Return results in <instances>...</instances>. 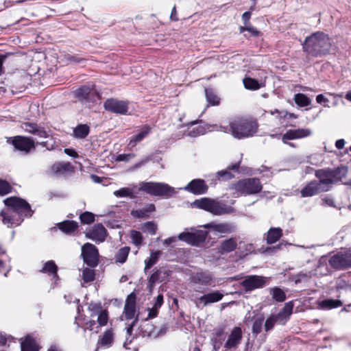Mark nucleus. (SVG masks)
Here are the masks:
<instances>
[{"label":"nucleus","instance_id":"obj_12","mask_svg":"<svg viewBox=\"0 0 351 351\" xmlns=\"http://www.w3.org/2000/svg\"><path fill=\"white\" fill-rule=\"evenodd\" d=\"M82 256L84 263L88 266L94 267L97 266L98 263V250L97 247L90 243H86L82 247Z\"/></svg>","mask_w":351,"mask_h":351},{"label":"nucleus","instance_id":"obj_21","mask_svg":"<svg viewBox=\"0 0 351 351\" xmlns=\"http://www.w3.org/2000/svg\"><path fill=\"white\" fill-rule=\"evenodd\" d=\"M293 302L290 301L285 303L284 307L277 315H273L277 324L285 325L289 319L291 315L293 313Z\"/></svg>","mask_w":351,"mask_h":351},{"label":"nucleus","instance_id":"obj_26","mask_svg":"<svg viewBox=\"0 0 351 351\" xmlns=\"http://www.w3.org/2000/svg\"><path fill=\"white\" fill-rule=\"evenodd\" d=\"M323 192L320 184L314 180L306 184L301 191V196L303 197H311Z\"/></svg>","mask_w":351,"mask_h":351},{"label":"nucleus","instance_id":"obj_52","mask_svg":"<svg viewBox=\"0 0 351 351\" xmlns=\"http://www.w3.org/2000/svg\"><path fill=\"white\" fill-rule=\"evenodd\" d=\"M12 186L5 180H0V195H5L10 193Z\"/></svg>","mask_w":351,"mask_h":351},{"label":"nucleus","instance_id":"obj_36","mask_svg":"<svg viewBox=\"0 0 351 351\" xmlns=\"http://www.w3.org/2000/svg\"><path fill=\"white\" fill-rule=\"evenodd\" d=\"M40 271L52 276L53 278H58V267L53 261L45 263Z\"/></svg>","mask_w":351,"mask_h":351},{"label":"nucleus","instance_id":"obj_13","mask_svg":"<svg viewBox=\"0 0 351 351\" xmlns=\"http://www.w3.org/2000/svg\"><path fill=\"white\" fill-rule=\"evenodd\" d=\"M313 132L308 128H298L295 130H289L282 135V141L284 143L290 146H293V143H288L289 140H295L311 136Z\"/></svg>","mask_w":351,"mask_h":351},{"label":"nucleus","instance_id":"obj_27","mask_svg":"<svg viewBox=\"0 0 351 351\" xmlns=\"http://www.w3.org/2000/svg\"><path fill=\"white\" fill-rule=\"evenodd\" d=\"M136 297L134 294L128 295L124 306V313L127 319H132L136 313Z\"/></svg>","mask_w":351,"mask_h":351},{"label":"nucleus","instance_id":"obj_15","mask_svg":"<svg viewBox=\"0 0 351 351\" xmlns=\"http://www.w3.org/2000/svg\"><path fill=\"white\" fill-rule=\"evenodd\" d=\"M104 108L110 112L125 114L128 110V104L124 101L108 99L104 103Z\"/></svg>","mask_w":351,"mask_h":351},{"label":"nucleus","instance_id":"obj_42","mask_svg":"<svg viewBox=\"0 0 351 351\" xmlns=\"http://www.w3.org/2000/svg\"><path fill=\"white\" fill-rule=\"evenodd\" d=\"M294 101L300 107H306L311 104V99L303 93H297L294 95Z\"/></svg>","mask_w":351,"mask_h":351},{"label":"nucleus","instance_id":"obj_11","mask_svg":"<svg viewBox=\"0 0 351 351\" xmlns=\"http://www.w3.org/2000/svg\"><path fill=\"white\" fill-rule=\"evenodd\" d=\"M328 262L336 269L351 267V251L339 252L332 256Z\"/></svg>","mask_w":351,"mask_h":351},{"label":"nucleus","instance_id":"obj_34","mask_svg":"<svg viewBox=\"0 0 351 351\" xmlns=\"http://www.w3.org/2000/svg\"><path fill=\"white\" fill-rule=\"evenodd\" d=\"M58 228L63 232L71 234L77 230L78 223L74 221H64L58 224Z\"/></svg>","mask_w":351,"mask_h":351},{"label":"nucleus","instance_id":"obj_37","mask_svg":"<svg viewBox=\"0 0 351 351\" xmlns=\"http://www.w3.org/2000/svg\"><path fill=\"white\" fill-rule=\"evenodd\" d=\"M269 292L272 298L278 302H282L286 300L285 293L279 287L269 288Z\"/></svg>","mask_w":351,"mask_h":351},{"label":"nucleus","instance_id":"obj_63","mask_svg":"<svg viewBox=\"0 0 351 351\" xmlns=\"http://www.w3.org/2000/svg\"><path fill=\"white\" fill-rule=\"evenodd\" d=\"M322 202H323V204H324V205L332 206V207L335 206V204H334V201L331 197H326L322 199Z\"/></svg>","mask_w":351,"mask_h":351},{"label":"nucleus","instance_id":"obj_5","mask_svg":"<svg viewBox=\"0 0 351 351\" xmlns=\"http://www.w3.org/2000/svg\"><path fill=\"white\" fill-rule=\"evenodd\" d=\"M139 191L154 196H169L174 189L167 184L162 182H142Z\"/></svg>","mask_w":351,"mask_h":351},{"label":"nucleus","instance_id":"obj_28","mask_svg":"<svg viewBox=\"0 0 351 351\" xmlns=\"http://www.w3.org/2000/svg\"><path fill=\"white\" fill-rule=\"evenodd\" d=\"M71 168L69 162H58L51 167L50 173L55 176H62L71 171Z\"/></svg>","mask_w":351,"mask_h":351},{"label":"nucleus","instance_id":"obj_19","mask_svg":"<svg viewBox=\"0 0 351 351\" xmlns=\"http://www.w3.org/2000/svg\"><path fill=\"white\" fill-rule=\"evenodd\" d=\"M208 189L204 180L202 179H194L184 187L185 191L195 195L204 194L207 192Z\"/></svg>","mask_w":351,"mask_h":351},{"label":"nucleus","instance_id":"obj_38","mask_svg":"<svg viewBox=\"0 0 351 351\" xmlns=\"http://www.w3.org/2000/svg\"><path fill=\"white\" fill-rule=\"evenodd\" d=\"M114 341V333L112 329L107 330L99 339V342L102 346L110 347Z\"/></svg>","mask_w":351,"mask_h":351},{"label":"nucleus","instance_id":"obj_25","mask_svg":"<svg viewBox=\"0 0 351 351\" xmlns=\"http://www.w3.org/2000/svg\"><path fill=\"white\" fill-rule=\"evenodd\" d=\"M23 128L28 133H30L38 138H47L49 136V132L45 130L44 128L35 123H26Z\"/></svg>","mask_w":351,"mask_h":351},{"label":"nucleus","instance_id":"obj_33","mask_svg":"<svg viewBox=\"0 0 351 351\" xmlns=\"http://www.w3.org/2000/svg\"><path fill=\"white\" fill-rule=\"evenodd\" d=\"M282 235L280 228H271L267 234L266 241L268 244H273L278 241Z\"/></svg>","mask_w":351,"mask_h":351},{"label":"nucleus","instance_id":"obj_30","mask_svg":"<svg viewBox=\"0 0 351 351\" xmlns=\"http://www.w3.org/2000/svg\"><path fill=\"white\" fill-rule=\"evenodd\" d=\"M333 183L341 182L348 173V168L346 166L341 165L335 169H331Z\"/></svg>","mask_w":351,"mask_h":351},{"label":"nucleus","instance_id":"obj_17","mask_svg":"<svg viewBox=\"0 0 351 351\" xmlns=\"http://www.w3.org/2000/svg\"><path fill=\"white\" fill-rule=\"evenodd\" d=\"M202 227L221 234H230L236 230L234 224L228 222L216 223L213 221L202 226Z\"/></svg>","mask_w":351,"mask_h":351},{"label":"nucleus","instance_id":"obj_32","mask_svg":"<svg viewBox=\"0 0 351 351\" xmlns=\"http://www.w3.org/2000/svg\"><path fill=\"white\" fill-rule=\"evenodd\" d=\"M155 210V206L153 204H149L145 207L138 209L132 210L131 215L135 218H146L149 214Z\"/></svg>","mask_w":351,"mask_h":351},{"label":"nucleus","instance_id":"obj_16","mask_svg":"<svg viewBox=\"0 0 351 351\" xmlns=\"http://www.w3.org/2000/svg\"><path fill=\"white\" fill-rule=\"evenodd\" d=\"M108 232L101 223L94 225L86 233V237L95 242H104L107 237Z\"/></svg>","mask_w":351,"mask_h":351},{"label":"nucleus","instance_id":"obj_44","mask_svg":"<svg viewBox=\"0 0 351 351\" xmlns=\"http://www.w3.org/2000/svg\"><path fill=\"white\" fill-rule=\"evenodd\" d=\"M160 254V251L152 252L150 257L145 261V269H148L155 265L158 262Z\"/></svg>","mask_w":351,"mask_h":351},{"label":"nucleus","instance_id":"obj_62","mask_svg":"<svg viewBox=\"0 0 351 351\" xmlns=\"http://www.w3.org/2000/svg\"><path fill=\"white\" fill-rule=\"evenodd\" d=\"M162 304H163V295L162 294H159L156 298V301H155L154 306H156V308H160Z\"/></svg>","mask_w":351,"mask_h":351},{"label":"nucleus","instance_id":"obj_31","mask_svg":"<svg viewBox=\"0 0 351 351\" xmlns=\"http://www.w3.org/2000/svg\"><path fill=\"white\" fill-rule=\"evenodd\" d=\"M151 130L152 128L149 125H145L143 126L139 132L131 138L128 145L134 147L137 143L141 141L150 133Z\"/></svg>","mask_w":351,"mask_h":351},{"label":"nucleus","instance_id":"obj_56","mask_svg":"<svg viewBox=\"0 0 351 351\" xmlns=\"http://www.w3.org/2000/svg\"><path fill=\"white\" fill-rule=\"evenodd\" d=\"M277 324L276 320L275 319L273 315L269 317L265 323V330L266 332H268L273 329L275 324Z\"/></svg>","mask_w":351,"mask_h":351},{"label":"nucleus","instance_id":"obj_6","mask_svg":"<svg viewBox=\"0 0 351 351\" xmlns=\"http://www.w3.org/2000/svg\"><path fill=\"white\" fill-rule=\"evenodd\" d=\"M236 191L244 195H254L262 190L260 180L256 178L239 180L234 185Z\"/></svg>","mask_w":351,"mask_h":351},{"label":"nucleus","instance_id":"obj_10","mask_svg":"<svg viewBox=\"0 0 351 351\" xmlns=\"http://www.w3.org/2000/svg\"><path fill=\"white\" fill-rule=\"evenodd\" d=\"M75 96L82 102H95L99 98V94L94 85H84L75 91Z\"/></svg>","mask_w":351,"mask_h":351},{"label":"nucleus","instance_id":"obj_53","mask_svg":"<svg viewBox=\"0 0 351 351\" xmlns=\"http://www.w3.org/2000/svg\"><path fill=\"white\" fill-rule=\"evenodd\" d=\"M263 324V318L259 317L254 320L252 325V332L256 335L261 332Z\"/></svg>","mask_w":351,"mask_h":351},{"label":"nucleus","instance_id":"obj_47","mask_svg":"<svg viewBox=\"0 0 351 351\" xmlns=\"http://www.w3.org/2000/svg\"><path fill=\"white\" fill-rule=\"evenodd\" d=\"M243 84L245 88L249 90H258L260 88L258 81L250 77L245 78Z\"/></svg>","mask_w":351,"mask_h":351},{"label":"nucleus","instance_id":"obj_24","mask_svg":"<svg viewBox=\"0 0 351 351\" xmlns=\"http://www.w3.org/2000/svg\"><path fill=\"white\" fill-rule=\"evenodd\" d=\"M223 297V294L219 291H213L211 293H208L204 294L197 299L196 305H198V303L203 304L204 306H207L209 304L215 303L222 300Z\"/></svg>","mask_w":351,"mask_h":351},{"label":"nucleus","instance_id":"obj_22","mask_svg":"<svg viewBox=\"0 0 351 351\" xmlns=\"http://www.w3.org/2000/svg\"><path fill=\"white\" fill-rule=\"evenodd\" d=\"M89 310L92 311L90 314L91 317L98 315L97 317V322L99 326H104L106 325L108 320V313L106 311H104L101 309L100 304H90L88 307Z\"/></svg>","mask_w":351,"mask_h":351},{"label":"nucleus","instance_id":"obj_43","mask_svg":"<svg viewBox=\"0 0 351 351\" xmlns=\"http://www.w3.org/2000/svg\"><path fill=\"white\" fill-rule=\"evenodd\" d=\"M342 305V302L339 300L326 299L321 302L320 306L322 308L331 309L339 307Z\"/></svg>","mask_w":351,"mask_h":351},{"label":"nucleus","instance_id":"obj_50","mask_svg":"<svg viewBox=\"0 0 351 351\" xmlns=\"http://www.w3.org/2000/svg\"><path fill=\"white\" fill-rule=\"evenodd\" d=\"M81 222L84 224H89L95 221V215L90 212H84L80 216Z\"/></svg>","mask_w":351,"mask_h":351},{"label":"nucleus","instance_id":"obj_48","mask_svg":"<svg viewBox=\"0 0 351 351\" xmlns=\"http://www.w3.org/2000/svg\"><path fill=\"white\" fill-rule=\"evenodd\" d=\"M82 278L84 282H92L95 279L94 271L89 268H85L82 271Z\"/></svg>","mask_w":351,"mask_h":351},{"label":"nucleus","instance_id":"obj_18","mask_svg":"<svg viewBox=\"0 0 351 351\" xmlns=\"http://www.w3.org/2000/svg\"><path fill=\"white\" fill-rule=\"evenodd\" d=\"M14 147L19 150L28 153L35 147L34 140L32 138L24 136H16L12 140Z\"/></svg>","mask_w":351,"mask_h":351},{"label":"nucleus","instance_id":"obj_40","mask_svg":"<svg viewBox=\"0 0 351 351\" xmlns=\"http://www.w3.org/2000/svg\"><path fill=\"white\" fill-rule=\"evenodd\" d=\"M130 250V248L126 246L119 249L114 257L116 263L120 264L124 263L127 261Z\"/></svg>","mask_w":351,"mask_h":351},{"label":"nucleus","instance_id":"obj_23","mask_svg":"<svg viewBox=\"0 0 351 351\" xmlns=\"http://www.w3.org/2000/svg\"><path fill=\"white\" fill-rule=\"evenodd\" d=\"M170 274V271L165 269V268H160L157 269L154 274H152L150 276L149 281H148V287L150 290H152L155 284L157 282H161L164 280H165L167 277Z\"/></svg>","mask_w":351,"mask_h":351},{"label":"nucleus","instance_id":"obj_35","mask_svg":"<svg viewBox=\"0 0 351 351\" xmlns=\"http://www.w3.org/2000/svg\"><path fill=\"white\" fill-rule=\"evenodd\" d=\"M90 132V128L86 124H80L73 129V136L77 138H84Z\"/></svg>","mask_w":351,"mask_h":351},{"label":"nucleus","instance_id":"obj_7","mask_svg":"<svg viewBox=\"0 0 351 351\" xmlns=\"http://www.w3.org/2000/svg\"><path fill=\"white\" fill-rule=\"evenodd\" d=\"M268 278L262 276H247L240 285L245 292H251L256 289H261L267 285Z\"/></svg>","mask_w":351,"mask_h":351},{"label":"nucleus","instance_id":"obj_29","mask_svg":"<svg viewBox=\"0 0 351 351\" xmlns=\"http://www.w3.org/2000/svg\"><path fill=\"white\" fill-rule=\"evenodd\" d=\"M237 247V242L234 238H230L228 239L221 241L219 252L223 254L233 252Z\"/></svg>","mask_w":351,"mask_h":351},{"label":"nucleus","instance_id":"obj_39","mask_svg":"<svg viewBox=\"0 0 351 351\" xmlns=\"http://www.w3.org/2000/svg\"><path fill=\"white\" fill-rule=\"evenodd\" d=\"M113 194L117 197L134 198L136 197L133 189L129 187L121 188L114 191Z\"/></svg>","mask_w":351,"mask_h":351},{"label":"nucleus","instance_id":"obj_55","mask_svg":"<svg viewBox=\"0 0 351 351\" xmlns=\"http://www.w3.org/2000/svg\"><path fill=\"white\" fill-rule=\"evenodd\" d=\"M131 239L132 240V243L136 246L140 245L143 241L141 233L136 230H132L131 232Z\"/></svg>","mask_w":351,"mask_h":351},{"label":"nucleus","instance_id":"obj_3","mask_svg":"<svg viewBox=\"0 0 351 351\" xmlns=\"http://www.w3.org/2000/svg\"><path fill=\"white\" fill-rule=\"evenodd\" d=\"M258 126L255 120L237 118L230 123V130L234 137L243 138L253 136L257 132Z\"/></svg>","mask_w":351,"mask_h":351},{"label":"nucleus","instance_id":"obj_14","mask_svg":"<svg viewBox=\"0 0 351 351\" xmlns=\"http://www.w3.org/2000/svg\"><path fill=\"white\" fill-rule=\"evenodd\" d=\"M315 176L319 179L317 181L322 186V191H328L331 185L333 184L331 169H322L316 171Z\"/></svg>","mask_w":351,"mask_h":351},{"label":"nucleus","instance_id":"obj_64","mask_svg":"<svg viewBox=\"0 0 351 351\" xmlns=\"http://www.w3.org/2000/svg\"><path fill=\"white\" fill-rule=\"evenodd\" d=\"M251 17V12H245L242 15V19L244 22V25L247 26V24H249V21Z\"/></svg>","mask_w":351,"mask_h":351},{"label":"nucleus","instance_id":"obj_8","mask_svg":"<svg viewBox=\"0 0 351 351\" xmlns=\"http://www.w3.org/2000/svg\"><path fill=\"white\" fill-rule=\"evenodd\" d=\"M207 236L208 232L199 230L193 232H181L178 239L191 245L199 246L205 241Z\"/></svg>","mask_w":351,"mask_h":351},{"label":"nucleus","instance_id":"obj_51","mask_svg":"<svg viewBox=\"0 0 351 351\" xmlns=\"http://www.w3.org/2000/svg\"><path fill=\"white\" fill-rule=\"evenodd\" d=\"M143 229L151 235H154L157 230V226L152 221H148L143 224Z\"/></svg>","mask_w":351,"mask_h":351},{"label":"nucleus","instance_id":"obj_1","mask_svg":"<svg viewBox=\"0 0 351 351\" xmlns=\"http://www.w3.org/2000/svg\"><path fill=\"white\" fill-rule=\"evenodd\" d=\"M3 202L7 208L1 211L0 215L3 223L8 228L20 225L24 217H31L33 214L30 205L20 197H8Z\"/></svg>","mask_w":351,"mask_h":351},{"label":"nucleus","instance_id":"obj_2","mask_svg":"<svg viewBox=\"0 0 351 351\" xmlns=\"http://www.w3.org/2000/svg\"><path fill=\"white\" fill-rule=\"evenodd\" d=\"M303 51L313 57H320L330 53L331 40L324 32H317L306 38L302 43Z\"/></svg>","mask_w":351,"mask_h":351},{"label":"nucleus","instance_id":"obj_9","mask_svg":"<svg viewBox=\"0 0 351 351\" xmlns=\"http://www.w3.org/2000/svg\"><path fill=\"white\" fill-rule=\"evenodd\" d=\"M191 283L202 287H209L215 283V278L210 271H199L191 273L189 278Z\"/></svg>","mask_w":351,"mask_h":351},{"label":"nucleus","instance_id":"obj_60","mask_svg":"<svg viewBox=\"0 0 351 351\" xmlns=\"http://www.w3.org/2000/svg\"><path fill=\"white\" fill-rule=\"evenodd\" d=\"M158 308H156V306H153L152 308H148V317L147 319H153L156 317L158 314Z\"/></svg>","mask_w":351,"mask_h":351},{"label":"nucleus","instance_id":"obj_59","mask_svg":"<svg viewBox=\"0 0 351 351\" xmlns=\"http://www.w3.org/2000/svg\"><path fill=\"white\" fill-rule=\"evenodd\" d=\"M95 324H96V322L95 320H90V321L86 322V324H85L86 329L89 330L90 331L94 330L95 332H98L99 326H96L95 327L96 329L95 330L94 326H95Z\"/></svg>","mask_w":351,"mask_h":351},{"label":"nucleus","instance_id":"obj_58","mask_svg":"<svg viewBox=\"0 0 351 351\" xmlns=\"http://www.w3.org/2000/svg\"><path fill=\"white\" fill-rule=\"evenodd\" d=\"M213 337L212 339H215V338L221 339V340H223V341L226 337L224 332H223V329L221 328L215 329L214 330V332H213Z\"/></svg>","mask_w":351,"mask_h":351},{"label":"nucleus","instance_id":"obj_4","mask_svg":"<svg viewBox=\"0 0 351 351\" xmlns=\"http://www.w3.org/2000/svg\"><path fill=\"white\" fill-rule=\"evenodd\" d=\"M193 205L198 208L203 209L214 215H223L230 214L234 209L224 203L208 197H202L193 202Z\"/></svg>","mask_w":351,"mask_h":351},{"label":"nucleus","instance_id":"obj_49","mask_svg":"<svg viewBox=\"0 0 351 351\" xmlns=\"http://www.w3.org/2000/svg\"><path fill=\"white\" fill-rule=\"evenodd\" d=\"M206 132V128L203 125H197L189 130L188 136L191 137H195L199 135L204 134Z\"/></svg>","mask_w":351,"mask_h":351},{"label":"nucleus","instance_id":"obj_41","mask_svg":"<svg viewBox=\"0 0 351 351\" xmlns=\"http://www.w3.org/2000/svg\"><path fill=\"white\" fill-rule=\"evenodd\" d=\"M21 351H38L35 341L27 337L21 344Z\"/></svg>","mask_w":351,"mask_h":351},{"label":"nucleus","instance_id":"obj_46","mask_svg":"<svg viewBox=\"0 0 351 351\" xmlns=\"http://www.w3.org/2000/svg\"><path fill=\"white\" fill-rule=\"evenodd\" d=\"M313 276L312 271L308 272H300L297 275H295L293 278L294 282L295 284L300 283L302 282H306L309 280Z\"/></svg>","mask_w":351,"mask_h":351},{"label":"nucleus","instance_id":"obj_54","mask_svg":"<svg viewBox=\"0 0 351 351\" xmlns=\"http://www.w3.org/2000/svg\"><path fill=\"white\" fill-rule=\"evenodd\" d=\"M217 178L219 180L226 181L232 179L234 178V176L228 169H226L218 171L217 173Z\"/></svg>","mask_w":351,"mask_h":351},{"label":"nucleus","instance_id":"obj_45","mask_svg":"<svg viewBox=\"0 0 351 351\" xmlns=\"http://www.w3.org/2000/svg\"><path fill=\"white\" fill-rule=\"evenodd\" d=\"M205 94L206 100L210 104L215 106L219 104V98L211 88H206Z\"/></svg>","mask_w":351,"mask_h":351},{"label":"nucleus","instance_id":"obj_57","mask_svg":"<svg viewBox=\"0 0 351 351\" xmlns=\"http://www.w3.org/2000/svg\"><path fill=\"white\" fill-rule=\"evenodd\" d=\"M135 157V154H119L117 156V161H124V162H128L131 159L134 158Z\"/></svg>","mask_w":351,"mask_h":351},{"label":"nucleus","instance_id":"obj_20","mask_svg":"<svg viewBox=\"0 0 351 351\" xmlns=\"http://www.w3.org/2000/svg\"><path fill=\"white\" fill-rule=\"evenodd\" d=\"M242 337L241 328L239 326L233 328L224 344V347L226 349L237 348L240 344Z\"/></svg>","mask_w":351,"mask_h":351},{"label":"nucleus","instance_id":"obj_61","mask_svg":"<svg viewBox=\"0 0 351 351\" xmlns=\"http://www.w3.org/2000/svg\"><path fill=\"white\" fill-rule=\"evenodd\" d=\"M212 341H213L214 350L215 351H217L221 348L223 340H221V339L215 338V339H212Z\"/></svg>","mask_w":351,"mask_h":351}]
</instances>
